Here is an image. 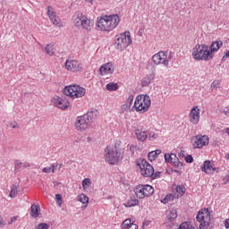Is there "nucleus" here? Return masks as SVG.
Segmentation results:
<instances>
[{
    "mask_svg": "<svg viewBox=\"0 0 229 229\" xmlns=\"http://www.w3.org/2000/svg\"><path fill=\"white\" fill-rule=\"evenodd\" d=\"M121 18L117 14L104 15L98 18L97 28L98 31H112L119 26Z\"/></svg>",
    "mask_w": 229,
    "mask_h": 229,
    "instance_id": "1",
    "label": "nucleus"
},
{
    "mask_svg": "<svg viewBox=\"0 0 229 229\" xmlns=\"http://www.w3.org/2000/svg\"><path fill=\"white\" fill-rule=\"evenodd\" d=\"M191 55L197 62H208V60L214 58V54L210 52V48L205 44L196 45L192 49Z\"/></svg>",
    "mask_w": 229,
    "mask_h": 229,
    "instance_id": "2",
    "label": "nucleus"
},
{
    "mask_svg": "<svg viewBox=\"0 0 229 229\" xmlns=\"http://www.w3.org/2000/svg\"><path fill=\"white\" fill-rule=\"evenodd\" d=\"M72 22L76 28L86 30V31H91L94 28V21L87 18L80 12H76L72 16Z\"/></svg>",
    "mask_w": 229,
    "mask_h": 229,
    "instance_id": "3",
    "label": "nucleus"
},
{
    "mask_svg": "<svg viewBox=\"0 0 229 229\" xmlns=\"http://www.w3.org/2000/svg\"><path fill=\"white\" fill-rule=\"evenodd\" d=\"M97 114H98V111H92V112H89L86 114L77 117L76 123H75L76 130H79L81 131H85V130H87L89 126H90V123H93L94 119H96Z\"/></svg>",
    "mask_w": 229,
    "mask_h": 229,
    "instance_id": "4",
    "label": "nucleus"
},
{
    "mask_svg": "<svg viewBox=\"0 0 229 229\" xmlns=\"http://www.w3.org/2000/svg\"><path fill=\"white\" fill-rule=\"evenodd\" d=\"M123 155L117 151V147L109 145L105 149V160L111 165H115L117 162L122 160Z\"/></svg>",
    "mask_w": 229,
    "mask_h": 229,
    "instance_id": "5",
    "label": "nucleus"
},
{
    "mask_svg": "<svg viewBox=\"0 0 229 229\" xmlns=\"http://www.w3.org/2000/svg\"><path fill=\"white\" fill-rule=\"evenodd\" d=\"M174 60V53L160 51L152 56V62L155 65H164L169 67V62Z\"/></svg>",
    "mask_w": 229,
    "mask_h": 229,
    "instance_id": "6",
    "label": "nucleus"
},
{
    "mask_svg": "<svg viewBox=\"0 0 229 229\" xmlns=\"http://www.w3.org/2000/svg\"><path fill=\"white\" fill-rule=\"evenodd\" d=\"M149 106H151V98H149V96L139 95L136 97L133 106V108H135L136 112L145 114V112L149 110Z\"/></svg>",
    "mask_w": 229,
    "mask_h": 229,
    "instance_id": "7",
    "label": "nucleus"
},
{
    "mask_svg": "<svg viewBox=\"0 0 229 229\" xmlns=\"http://www.w3.org/2000/svg\"><path fill=\"white\" fill-rule=\"evenodd\" d=\"M198 223H199L198 229H208L210 228V223L212 221V216L208 208H201L196 216Z\"/></svg>",
    "mask_w": 229,
    "mask_h": 229,
    "instance_id": "8",
    "label": "nucleus"
},
{
    "mask_svg": "<svg viewBox=\"0 0 229 229\" xmlns=\"http://www.w3.org/2000/svg\"><path fill=\"white\" fill-rule=\"evenodd\" d=\"M131 44V37L130 31H125L115 36L114 38V47L118 51H124Z\"/></svg>",
    "mask_w": 229,
    "mask_h": 229,
    "instance_id": "9",
    "label": "nucleus"
},
{
    "mask_svg": "<svg viewBox=\"0 0 229 229\" xmlns=\"http://www.w3.org/2000/svg\"><path fill=\"white\" fill-rule=\"evenodd\" d=\"M138 165H140L141 174L145 176V178H149V176L153 180H155V178H160V172L155 173V168H153V165L148 163L146 159H142Z\"/></svg>",
    "mask_w": 229,
    "mask_h": 229,
    "instance_id": "10",
    "label": "nucleus"
},
{
    "mask_svg": "<svg viewBox=\"0 0 229 229\" xmlns=\"http://www.w3.org/2000/svg\"><path fill=\"white\" fill-rule=\"evenodd\" d=\"M85 92H87L85 88L81 87L80 85H70V86H66L64 89V94L65 96H69L70 98H72V99H78V98H83V96H85Z\"/></svg>",
    "mask_w": 229,
    "mask_h": 229,
    "instance_id": "11",
    "label": "nucleus"
},
{
    "mask_svg": "<svg viewBox=\"0 0 229 229\" xmlns=\"http://www.w3.org/2000/svg\"><path fill=\"white\" fill-rule=\"evenodd\" d=\"M134 192L139 199H144V198L152 196L155 193V189L148 184H140L134 189Z\"/></svg>",
    "mask_w": 229,
    "mask_h": 229,
    "instance_id": "12",
    "label": "nucleus"
},
{
    "mask_svg": "<svg viewBox=\"0 0 229 229\" xmlns=\"http://www.w3.org/2000/svg\"><path fill=\"white\" fill-rule=\"evenodd\" d=\"M64 69L70 72H81L83 71V64L78 60L67 59L64 63Z\"/></svg>",
    "mask_w": 229,
    "mask_h": 229,
    "instance_id": "13",
    "label": "nucleus"
},
{
    "mask_svg": "<svg viewBox=\"0 0 229 229\" xmlns=\"http://www.w3.org/2000/svg\"><path fill=\"white\" fill-rule=\"evenodd\" d=\"M193 140V148H201L203 146H208V136L207 135H197L192 138Z\"/></svg>",
    "mask_w": 229,
    "mask_h": 229,
    "instance_id": "14",
    "label": "nucleus"
},
{
    "mask_svg": "<svg viewBox=\"0 0 229 229\" xmlns=\"http://www.w3.org/2000/svg\"><path fill=\"white\" fill-rule=\"evenodd\" d=\"M47 15L51 21V22L57 26L58 28H62L64 24H62V21L60 20V17L56 15V12H55V9L52 6H47Z\"/></svg>",
    "mask_w": 229,
    "mask_h": 229,
    "instance_id": "15",
    "label": "nucleus"
},
{
    "mask_svg": "<svg viewBox=\"0 0 229 229\" xmlns=\"http://www.w3.org/2000/svg\"><path fill=\"white\" fill-rule=\"evenodd\" d=\"M52 103L55 106H57V108H61V110L69 108V100L65 97H54Z\"/></svg>",
    "mask_w": 229,
    "mask_h": 229,
    "instance_id": "16",
    "label": "nucleus"
},
{
    "mask_svg": "<svg viewBox=\"0 0 229 229\" xmlns=\"http://www.w3.org/2000/svg\"><path fill=\"white\" fill-rule=\"evenodd\" d=\"M135 136L137 138V140L140 142H145V140L148 139V131L144 130L143 125H138L135 129Z\"/></svg>",
    "mask_w": 229,
    "mask_h": 229,
    "instance_id": "17",
    "label": "nucleus"
},
{
    "mask_svg": "<svg viewBox=\"0 0 229 229\" xmlns=\"http://www.w3.org/2000/svg\"><path fill=\"white\" fill-rule=\"evenodd\" d=\"M201 171L206 173V174H212V171L219 173V168L214 167L210 160H206L202 165Z\"/></svg>",
    "mask_w": 229,
    "mask_h": 229,
    "instance_id": "18",
    "label": "nucleus"
},
{
    "mask_svg": "<svg viewBox=\"0 0 229 229\" xmlns=\"http://www.w3.org/2000/svg\"><path fill=\"white\" fill-rule=\"evenodd\" d=\"M114 69L115 68L114 67V64L107 63L100 66L99 72L101 76H106L108 74H114Z\"/></svg>",
    "mask_w": 229,
    "mask_h": 229,
    "instance_id": "19",
    "label": "nucleus"
},
{
    "mask_svg": "<svg viewBox=\"0 0 229 229\" xmlns=\"http://www.w3.org/2000/svg\"><path fill=\"white\" fill-rule=\"evenodd\" d=\"M190 123L198 124L199 123V107L198 106L191 108L190 112Z\"/></svg>",
    "mask_w": 229,
    "mask_h": 229,
    "instance_id": "20",
    "label": "nucleus"
},
{
    "mask_svg": "<svg viewBox=\"0 0 229 229\" xmlns=\"http://www.w3.org/2000/svg\"><path fill=\"white\" fill-rule=\"evenodd\" d=\"M134 98L133 95H129L125 103L122 106V112H128V110H131Z\"/></svg>",
    "mask_w": 229,
    "mask_h": 229,
    "instance_id": "21",
    "label": "nucleus"
},
{
    "mask_svg": "<svg viewBox=\"0 0 229 229\" xmlns=\"http://www.w3.org/2000/svg\"><path fill=\"white\" fill-rule=\"evenodd\" d=\"M223 46V41L219 40V41H214L210 47H208L209 48V53H211V55H214V53L219 51V49H221V47Z\"/></svg>",
    "mask_w": 229,
    "mask_h": 229,
    "instance_id": "22",
    "label": "nucleus"
},
{
    "mask_svg": "<svg viewBox=\"0 0 229 229\" xmlns=\"http://www.w3.org/2000/svg\"><path fill=\"white\" fill-rule=\"evenodd\" d=\"M30 216L31 217L37 218L40 216V206L32 204L30 207Z\"/></svg>",
    "mask_w": 229,
    "mask_h": 229,
    "instance_id": "23",
    "label": "nucleus"
},
{
    "mask_svg": "<svg viewBox=\"0 0 229 229\" xmlns=\"http://www.w3.org/2000/svg\"><path fill=\"white\" fill-rule=\"evenodd\" d=\"M77 201L82 203L81 208H85L86 207L89 206V197L84 193H81L77 197Z\"/></svg>",
    "mask_w": 229,
    "mask_h": 229,
    "instance_id": "24",
    "label": "nucleus"
},
{
    "mask_svg": "<svg viewBox=\"0 0 229 229\" xmlns=\"http://www.w3.org/2000/svg\"><path fill=\"white\" fill-rule=\"evenodd\" d=\"M173 164L174 167H182L183 165V163L180 161L178 157H176V154L172 153V157L170 159V163Z\"/></svg>",
    "mask_w": 229,
    "mask_h": 229,
    "instance_id": "25",
    "label": "nucleus"
},
{
    "mask_svg": "<svg viewBox=\"0 0 229 229\" xmlns=\"http://www.w3.org/2000/svg\"><path fill=\"white\" fill-rule=\"evenodd\" d=\"M139 205V199H137L135 197H131L125 203L124 207L127 208H131V207H137Z\"/></svg>",
    "mask_w": 229,
    "mask_h": 229,
    "instance_id": "26",
    "label": "nucleus"
},
{
    "mask_svg": "<svg viewBox=\"0 0 229 229\" xmlns=\"http://www.w3.org/2000/svg\"><path fill=\"white\" fill-rule=\"evenodd\" d=\"M166 216L168 221L173 222L174 219H176V217H178V212L176 209H170L166 211Z\"/></svg>",
    "mask_w": 229,
    "mask_h": 229,
    "instance_id": "27",
    "label": "nucleus"
},
{
    "mask_svg": "<svg viewBox=\"0 0 229 229\" xmlns=\"http://www.w3.org/2000/svg\"><path fill=\"white\" fill-rule=\"evenodd\" d=\"M58 167V163H54L51 166H47L42 169L43 173H47V174H50V173H55L56 168Z\"/></svg>",
    "mask_w": 229,
    "mask_h": 229,
    "instance_id": "28",
    "label": "nucleus"
},
{
    "mask_svg": "<svg viewBox=\"0 0 229 229\" xmlns=\"http://www.w3.org/2000/svg\"><path fill=\"white\" fill-rule=\"evenodd\" d=\"M160 153H162V150H160V149H157V150L149 152L148 155V160L150 162H153V160H156L157 157H158V155H160Z\"/></svg>",
    "mask_w": 229,
    "mask_h": 229,
    "instance_id": "29",
    "label": "nucleus"
},
{
    "mask_svg": "<svg viewBox=\"0 0 229 229\" xmlns=\"http://www.w3.org/2000/svg\"><path fill=\"white\" fill-rule=\"evenodd\" d=\"M91 185H92V180H90V178H85L82 181L83 191H89V188H90Z\"/></svg>",
    "mask_w": 229,
    "mask_h": 229,
    "instance_id": "30",
    "label": "nucleus"
},
{
    "mask_svg": "<svg viewBox=\"0 0 229 229\" xmlns=\"http://www.w3.org/2000/svg\"><path fill=\"white\" fill-rule=\"evenodd\" d=\"M106 89L109 92H114V91L117 90V89H119V86L115 82H110V83L106 84Z\"/></svg>",
    "mask_w": 229,
    "mask_h": 229,
    "instance_id": "31",
    "label": "nucleus"
},
{
    "mask_svg": "<svg viewBox=\"0 0 229 229\" xmlns=\"http://www.w3.org/2000/svg\"><path fill=\"white\" fill-rule=\"evenodd\" d=\"M177 198H182L183 194H185V186L183 185H177L175 188Z\"/></svg>",
    "mask_w": 229,
    "mask_h": 229,
    "instance_id": "32",
    "label": "nucleus"
},
{
    "mask_svg": "<svg viewBox=\"0 0 229 229\" xmlns=\"http://www.w3.org/2000/svg\"><path fill=\"white\" fill-rule=\"evenodd\" d=\"M18 192H19V191H18L17 185L13 184L11 187V192L9 194L10 198H15L17 196Z\"/></svg>",
    "mask_w": 229,
    "mask_h": 229,
    "instance_id": "33",
    "label": "nucleus"
},
{
    "mask_svg": "<svg viewBox=\"0 0 229 229\" xmlns=\"http://www.w3.org/2000/svg\"><path fill=\"white\" fill-rule=\"evenodd\" d=\"M151 81H153V78L147 76L142 79L141 85H142V87H148V85H149V83H151Z\"/></svg>",
    "mask_w": 229,
    "mask_h": 229,
    "instance_id": "34",
    "label": "nucleus"
},
{
    "mask_svg": "<svg viewBox=\"0 0 229 229\" xmlns=\"http://www.w3.org/2000/svg\"><path fill=\"white\" fill-rule=\"evenodd\" d=\"M46 52L49 55V56H53V55H55V46L47 45L46 47Z\"/></svg>",
    "mask_w": 229,
    "mask_h": 229,
    "instance_id": "35",
    "label": "nucleus"
},
{
    "mask_svg": "<svg viewBox=\"0 0 229 229\" xmlns=\"http://www.w3.org/2000/svg\"><path fill=\"white\" fill-rule=\"evenodd\" d=\"M14 167H15V171H19V169H21V167H28V164L22 163V162L17 160Z\"/></svg>",
    "mask_w": 229,
    "mask_h": 229,
    "instance_id": "36",
    "label": "nucleus"
},
{
    "mask_svg": "<svg viewBox=\"0 0 229 229\" xmlns=\"http://www.w3.org/2000/svg\"><path fill=\"white\" fill-rule=\"evenodd\" d=\"M157 139H158V134L156 133L155 131H150L148 134V140H157Z\"/></svg>",
    "mask_w": 229,
    "mask_h": 229,
    "instance_id": "37",
    "label": "nucleus"
},
{
    "mask_svg": "<svg viewBox=\"0 0 229 229\" xmlns=\"http://www.w3.org/2000/svg\"><path fill=\"white\" fill-rule=\"evenodd\" d=\"M131 225H134L133 223H131V219H126L123 223V228H128V227L131 226Z\"/></svg>",
    "mask_w": 229,
    "mask_h": 229,
    "instance_id": "38",
    "label": "nucleus"
},
{
    "mask_svg": "<svg viewBox=\"0 0 229 229\" xmlns=\"http://www.w3.org/2000/svg\"><path fill=\"white\" fill-rule=\"evenodd\" d=\"M35 229H49V225L47 223H40L35 227Z\"/></svg>",
    "mask_w": 229,
    "mask_h": 229,
    "instance_id": "39",
    "label": "nucleus"
},
{
    "mask_svg": "<svg viewBox=\"0 0 229 229\" xmlns=\"http://www.w3.org/2000/svg\"><path fill=\"white\" fill-rule=\"evenodd\" d=\"M55 201L58 205V207H62V195L61 194H55Z\"/></svg>",
    "mask_w": 229,
    "mask_h": 229,
    "instance_id": "40",
    "label": "nucleus"
},
{
    "mask_svg": "<svg viewBox=\"0 0 229 229\" xmlns=\"http://www.w3.org/2000/svg\"><path fill=\"white\" fill-rule=\"evenodd\" d=\"M222 182L224 185H226V183H229V171L225 174V176L222 177Z\"/></svg>",
    "mask_w": 229,
    "mask_h": 229,
    "instance_id": "41",
    "label": "nucleus"
},
{
    "mask_svg": "<svg viewBox=\"0 0 229 229\" xmlns=\"http://www.w3.org/2000/svg\"><path fill=\"white\" fill-rule=\"evenodd\" d=\"M172 157H173V154H169V153L165 154V162H166V164H169L171 162Z\"/></svg>",
    "mask_w": 229,
    "mask_h": 229,
    "instance_id": "42",
    "label": "nucleus"
},
{
    "mask_svg": "<svg viewBox=\"0 0 229 229\" xmlns=\"http://www.w3.org/2000/svg\"><path fill=\"white\" fill-rule=\"evenodd\" d=\"M185 161L187 164H192L194 162V158L191 155H188L185 157Z\"/></svg>",
    "mask_w": 229,
    "mask_h": 229,
    "instance_id": "43",
    "label": "nucleus"
},
{
    "mask_svg": "<svg viewBox=\"0 0 229 229\" xmlns=\"http://www.w3.org/2000/svg\"><path fill=\"white\" fill-rule=\"evenodd\" d=\"M169 199H171V195H167L164 199L161 200V203H169Z\"/></svg>",
    "mask_w": 229,
    "mask_h": 229,
    "instance_id": "44",
    "label": "nucleus"
},
{
    "mask_svg": "<svg viewBox=\"0 0 229 229\" xmlns=\"http://www.w3.org/2000/svg\"><path fill=\"white\" fill-rule=\"evenodd\" d=\"M228 58H229V50L222 57V62H226V60H228Z\"/></svg>",
    "mask_w": 229,
    "mask_h": 229,
    "instance_id": "45",
    "label": "nucleus"
},
{
    "mask_svg": "<svg viewBox=\"0 0 229 229\" xmlns=\"http://www.w3.org/2000/svg\"><path fill=\"white\" fill-rule=\"evenodd\" d=\"M19 216H13L11 217V220L8 222V225H13V223H15V221H17V218Z\"/></svg>",
    "mask_w": 229,
    "mask_h": 229,
    "instance_id": "46",
    "label": "nucleus"
},
{
    "mask_svg": "<svg viewBox=\"0 0 229 229\" xmlns=\"http://www.w3.org/2000/svg\"><path fill=\"white\" fill-rule=\"evenodd\" d=\"M127 229H139V225H137L136 224L131 225V226L127 227Z\"/></svg>",
    "mask_w": 229,
    "mask_h": 229,
    "instance_id": "47",
    "label": "nucleus"
},
{
    "mask_svg": "<svg viewBox=\"0 0 229 229\" xmlns=\"http://www.w3.org/2000/svg\"><path fill=\"white\" fill-rule=\"evenodd\" d=\"M224 114H225V115H229V106L228 107H225V109H224Z\"/></svg>",
    "mask_w": 229,
    "mask_h": 229,
    "instance_id": "48",
    "label": "nucleus"
},
{
    "mask_svg": "<svg viewBox=\"0 0 229 229\" xmlns=\"http://www.w3.org/2000/svg\"><path fill=\"white\" fill-rule=\"evenodd\" d=\"M225 227L226 229L229 228V218L225 219Z\"/></svg>",
    "mask_w": 229,
    "mask_h": 229,
    "instance_id": "49",
    "label": "nucleus"
},
{
    "mask_svg": "<svg viewBox=\"0 0 229 229\" xmlns=\"http://www.w3.org/2000/svg\"><path fill=\"white\" fill-rule=\"evenodd\" d=\"M0 226H4V223L3 222V217L0 216Z\"/></svg>",
    "mask_w": 229,
    "mask_h": 229,
    "instance_id": "50",
    "label": "nucleus"
},
{
    "mask_svg": "<svg viewBox=\"0 0 229 229\" xmlns=\"http://www.w3.org/2000/svg\"><path fill=\"white\" fill-rule=\"evenodd\" d=\"M225 160H229V153H226L225 156Z\"/></svg>",
    "mask_w": 229,
    "mask_h": 229,
    "instance_id": "51",
    "label": "nucleus"
},
{
    "mask_svg": "<svg viewBox=\"0 0 229 229\" xmlns=\"http://www.w3.org/2000/svg\"><path fill=\"white\" fill-rule=\"evenodd\" d=\"M96 0H86L87 3H90L91 4L94 3Z\"/></svg>",
    "mask_w": 229,
    "mask_h": 229,
    "instance_id": "52",
    "label": "nucleus"
},
{
    "mask_svg": "<svg viewBox=\"0 0 229 229\" xmlns=\"http://www.w3.org/2000/svg\"><path fill=\"white\" fill-rule=\"evenodd\" d=\"M225 133H227V135H229V127L225 128Z\"/></svg>",
    "mask_w": 229,
    "mask_h": 229,
    "instance_id": "53",
    "label": "nucleus"
},
{
    "mask_svg": "<svg viewBox=\"0 0 229 229\" xmlns=\"http://www.w3.org/2000/svg\"><path fill=\"white\" fill-rule=\"evenodd\" d=\"M211 87H216V82H213Z\"/></svg>",
    "mask_w": 229,
    "mask_h": 229,
    "instance_id": "54",
    "label": "nucleus"
},
{
    "mask_svg": "<svg viewBox=\"0 0 229 229\" xmlns=\"http://www.w3.org/2000/svg\"><path fill=\"white\" fill-rule=\"evenodd\" d=\"M13 128H16V126H13Z\"/></svg>",
    "mask_w": 229,
    "mask_h": 229,
    "instance_id": "55",
    "label": "nucleus"
}]
</instances>
